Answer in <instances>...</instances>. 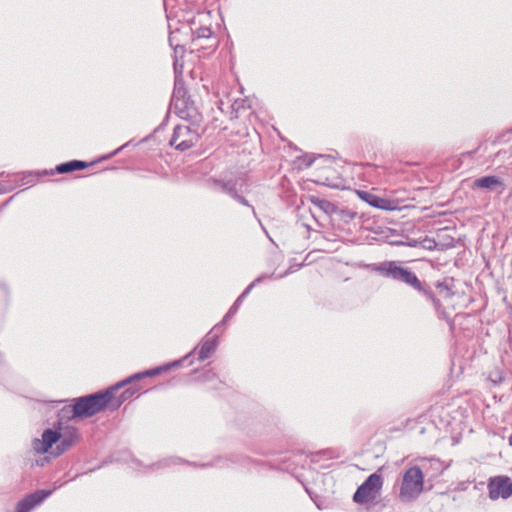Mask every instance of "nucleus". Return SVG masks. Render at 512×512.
I'll return each instance as SVG.
<instances>
[{"label":"nucleus","instance_id":"7c9ffc66","mask_svg":"<svg viewBox=\"0 0 512 512\" xmlns=\"http://www.w3.org/2000/svg\"><path fill=\"white\" fill-rule=\"evenodd\" d=\"M509 445L512 447V434L508 437Z\"/></svg>","mask_w":512,"mask_h":512},{"label":"nucleus","instance_id":"0eeeda50","mask_svg":"<svg viewBox=\"0 0 512 512\" xmlns=\"http://www.w3.org/2000/svg\"><path fill=\"white\" fill-rule=\"evenodd\" d=\"M383 485L381 474L375 472L367 477V479L357 488L353 495V501L358 504L366 503L370 499H374L379 493Z\"/></svg>","mask_w":512,"mask_h":512},{"label":"nucleus","instance_id":"4468645a","mask_svg":"<svg viewBox=\"0 0 512 512\" xmlns=\"http://www.w3.org/2000/svg\"><path fill=\"white\" fill-rule=\"evenodd\" d=\"M217 344V335H214L213 337H206L200 347L198 359L200 361H204L210 358L212 354L215 352Z\"/></svg>","mask_w":512,"mask_h":512},{"label":"nucleus","instance_id":"39448f33","mask_svg":"<svg viewBox=\"0 0 512 512\" xmlns=\"http://www.w3.org/2000/svg\"><path fill=\"white\" fill-rule=\"evenodd\" d=\"M190 125L180 124L174 130L169 144L176 150L184 152L197 144L200 139L197 121L192 120Z\"/></svg>","mask_w":512,"mask_h":512},{"label":"nucleus","instance_id":"cd10ccee","mask_svg":"<svg viewBox=\"0 0 512 512\" xmlns=\"http://www.w3.org/2000/svg\"><path fill=\"white\" fill-rule=\"evenodd\" d=\"M129 388H132V390H135V394L141 389V387L138 384H136V383H134Z\"/></svg>","mask_w":512,"mask_h":512},{"label":"nucleus","instance_id":"bb28decb","mask_svg":"<svg viewBox=\"0 0 512 512\" xmlns=\"http://www.w3.org/2000/svg\"><path fill=\"white\" fill-rule=\"evenodd\" d=\"M128 145V143L124 144L123 146L119 147L117 150H115L109 157L116 155L120 150L125 148Z\"/></svg>","mask_w":512,"mask_h":512},{"label":"nucleus","instance_id":"a878e982","mask_svg":"<svg viewBox=\"0 0 512 512\" xmlns=\"http://www.w3.org/2000/svg\"><path fill=\"white\" fill-rule=\"evenodd\" d=\"M408 246L410 247H416L418 245H420V242L417 241V240H410L408 243H407Z\"/></svg>","mask_w":512,"mask_h":512},{"label":"nucleus","instance_id":"f257e3e1","mask_svg":"<svg viewBox=\"0 0 512 512\" xmlns=\"http://www.w3.org/2000/svg\"><path fill=\"white\" fill-rule=\"evenodd\" d=\"M376 270L385 278H389L412 287L424 296L427 301L432 303L439 319L446 320L451 327L454 325L445 308L441 304L440 299L434 293L432 287L427 282L419 280L417 275L409 268L399 265L396 261H386L380 263Z\"/></svg>","mask_w":512,"mask_h":512},{"label":"nucleus","instance_id":"1a4fd4ad","mask_svg":"<svg viewBox=\"0 0 512 512\" xmlns=\"http://www.w3.org/2000/svg\"><path fill=\"white\" fill-rule=\"evenodd\" d=\"M472 189H485L490 192H496L502 194L505 190V184L503 180L495 175L483 176L477 178L472 183Z\"/></svg>","mask_w":512,"mask_h":512},{"label":"nucleus","instance_id":"20e7f679","mask_svg":"<svg viewBox=\"0 0 512 512\" xmlns=\"http://www.w3.org/2000/svg\"><path fill=\"white\" fill-rule=\"evenodd\" d=\"M424 475L419 466L408 468L403 474L399 499L404 503L414 501L423 491Z\"/></svg>","mask_w":512,"mask_h":512},{"label":"nucleus","instance_id":"412c9836","mask_svg":"<svg viewBox=\"0 0 512 512\" xmlns=\"http://www.w3.org/2000/svg\"><path fill=\"white\" fill-rule=\"evenodd\" d=\"M264 278L263 277H258L256 278L253 282H251L246 288L245 290L240 294V296L238 297V302H242L244 300L245 297H247V295L251 292V290L253 289V287L260 283L262 281V279Z\"/></svg>","mask_w":512,"mask_h":512},{"label":"nucleus","instance_id":"2eb2a0df","mask_svg":"<svg viewBox=\"0 0 512 512\" xmlns=\"http://www.w3.org/2000/svg\"><path fill=\"white\" fill-rule=\"evenodd\" d=\"M434 287L437 290L438 295L443 299H450L454 296V279L445 278L442 281H436Z\"/></svg>","mask_w":512,"mask_h":512},{"label":"nucleus","instance_id":"7ed1b4c3","mask_svg":"<svg viewBox=\"0 0 512 512\" xmlns=\"http://www.w3.org/2000/svg\"><path fill=\"white\" fill-rule=\"evenodd\" d=\"M171 105L182 119L198 121L199 113L182 79H175Z\"/></svg>","mask_w":512,"mask_h":512},{"label":"nucleus","instance_id":"9b49d317","mask_svg":"<svg viewBox=\"0 0 512 512\" xmlns=\"http://www.w3.org/2000/svg\"><path fill=\"white\" fill-rule=\"evenodd\" d=\"M61 433L59 443L56 445L54 456L58 457L68 451L78 440L79 433L77 428L67 426Z\"/></svg>","mask_w":512,"mask_h":512},{"label":"nucleus","instance_id":"f8f14e48","mask_svg":"<svg viewBox=\"0 0 512 512\" xmlns=\"http://www.w3.org/2000/svg\"><path fill=\"white\" fill-rule=\"evenodd\" d=\"M61 433L57 430L46 429L42 434V439H34L33 448L37 453H46L53 444L58 443Z\"/></svg>","mask_w":512,"mask_h":512},{"label":"nucleus","instance_id":"c85d7f7f","mask_svg":"<svg viewBox=\"0 0 512 512\" xmlns=\"http://www.w3.org/2000/svg\"><path fill=\"white\" fill-rule=\"evenodd\" d=\"M313 161H314V158H313V159H310V160L307 162L306 166H308V167H309V166H311V165H312V163H313Z\"/></svg>","mask_w":512,"mask_h":512},{"label":"nucleus","instance_id":"2f4dec72","mask_svg":"<svg viewBox=\"0 0 512 512\" xmlns=\"http://www.w3.org/2000/svg\"><path fill=\"white\" fill-rule=\"evenodd\" d=\"M290 272H292V269H291V268H289V269L285 272V274H284V275H288Z\"/></svg>","mask_w":512,"mask_h":512},{"label":"nucleus","instance_id":"f03ea898","mask_svg":"<svg viewBox=\"0 0 512 512\" xmlns=\"http://www.w3.org/2000/svg\"><path fill=\"white\" fill-rule=\"evenodd\" d=\"M170 366H159L150 370H146L141 373H137L119 383L115 386H112L105 391L96 392L93 394H89L86 396L75 398L74 401V415H77L79 418H88L92 417L95 414L103 411L109 403L112 401V395L118 389L124 387L127 384H132L135 380H140L145 377H153L160 374L161 370L167 369Z\"/></svg>","mask_w":512,"mask_h":512},{"label":"nucleus","instance_id":"a211bd4d","mask_svg":"<svg viewBox=\"0 0 512 512\" xmlns=\"http://www.w3.org/2000/svg\"><path fill=\"white\" fill-rule=\"evenodd\" d=\"M135 395V390H132V388H126L117 398H114L112 396V401L109 403L111 404L113 409L119 408L126 400L130 399L132 396Z\"/></svg>","mask_w":512,"mask_h":512},{"label":"nucleus","instance_id":"5701e85b","mask_svg":"<svg viewBox=\"0 0 512 512\" xmlns=\"http://www.w3.org/2000/svg\"><path fill=\"white\" fill-rule=\"evenodd\" d=\"M241 303L242 302H238V298H237L236 301L233 303V305L228 310V312L225 314V316L222 320L223 323H226L230 318H232L237 313Z\"/></svg>","mask_w":512,"mask_h":512},{"label":"nucleus","instance_id":"393cba45","mask_svg":"<svg viewBox=\"0 0 512 512\" xmlns=\"http://www.w3.org/2000/svg\"><path fill=\"white\" fill-rule=\"evenodd\" d=\"M191 354H193V351H190V353H189V354H187L186 356H184L183 358H181V359H179V360H175V361H173V362H171V363H169V364H165L164 366H170V367H169V368H167V369L161 370V371H160V373L165 372V371H168V370H170L171 368H175V367H179V366H181V365H182V363H183L184 361H186V360L190 357V355H191Z\"/></svg>","mask_w":512,"mask_h":512},{"label":"nucleus","instance_id":"6e6552de","mask_svg":"<svg viewBox=\"0 0 512 512\" xmlns=\"http://www.w3.org/2000/svg\"><path fill=\"white\" fill-rule=\"evenodd\" d=\"M489 498L496 500L498 498L507 499L512 495V480L507 476H496L490 478L488 483Z\"/></svg>","mask_w":512,"mask_h":512},{"label":"nucleus","instance_id":"4be33fe9","mask_svg":"<svg viewBox=\"0 0 512 512\" xmlns=\"http://www.w3.org/2000/svg\"><path fill=\"white\" fill-rule=\"evenodd\" d=\"M264 278L263 277H258L256 278L253 282H251L246 288L245 290L240 294V296L238 297V302H242L244 300L245 297H247V295L251 292V290L253 289V287L260 283L262 281V279Z\"/></svg>","mask_w":512,"mask_h":512},{"label":"nucleus","instance_id":"f3484780","mask_svg":"<svg viewBox=\"0 0 512 512\" xmlns=\"http://www.w3.org/2000/svg\"><path fill=\"white\" fill-rule=\"evenodd\" d=\"M311 202L327 215H333L334 213L337 212V206L326 199L312 196Z\"/></svg>","mask_w":512,"mask_h":512},{"label":"nucleus","instance_id":"ddd939ff","mask_svg":"<svg viewBox=\"0 0 512 512\" xmlns=\"http://www.w3.org/2000/svg\"><path fill=\"white\" fill-rule=\"evenodd\" d=\"M358 195L361 199L367 202L372 207L386 210V211H394L398 209V205L395 201L381 198L377 195H374L369 192L359 191Z\"/></svg>","mask_w":512,"mask_h":512},{"label":"nucleus","instance_id":"dca6fc26","mask_svg":"<svg viewBox=\"0 0 512 512\" xmlns=\"http://www.w3.org/2000/svg\"><path fill=\"white\" fill-rule=\"evenodd\" d=\"M89 164L81 160H71L68 162L61 163L56 166L55 172L59 174H66L77 170H83L87 168Z\"/></svg>","mask_w":512,"mask_h":512},{"label":"nucleus","instance_id":"423d86ee","mask_svg":"<svg viewBox=\"0 0 512 512\" xmlns=\"http://www.w3.org/2000/svg\"><path fill=\"white\" fill-rule=\"evenodd\" d=\"M214 184L221 190V192L229 195L238 203L247 206L251 209L254 217H257L255 208L244 197L247 190V181L243 177L231 178L228 180H214Z\"/></svg>","mask_w":512,"mask_h":512},{"label":"nucleus","instance_id":"6ab92c4d","mask_svg":"<svg viewBox=\"0 0 512 512\" xmlns=\"http://www.w3.org/2000/svg\"><path fill=\"white\" fill-rule=\"evenodd\" d=\"M72 409H74V404L64 406L58 413L59 419L60 420H64V419L70 420V419L79 418L77 415H74V412L72 411Z\"/></svg>","mask_w":512,"mask_h":512},{"label":"nucleus","instance_id":"aec40b11","mask_svg":"<svg viewBox=\"0 0 512 512\" xmlns=\"http://www.w3.org/2000/svg\"><path fill=\"white\" fill-rule=\"evenodd\" d=\"M212 35V31L209 27H199L193 32V40L195 39H207Z\"/></svg>","mask_w":512,"mask_h":512},{"label":"nucleus","instance_id":"c756f323","mask_svg":"<svg viewBox=\"0 0 512 512\" xmlns=\"http://www.w3.org/2000/svg\"><path fill=\"white\" fill-rule=\"evenodd\" d=\"M43 174H45V175H48V174L53 175V174H54V170H51L50 172H48V171H44V172H43Z\"/></svg>","mask_w":512,"mask_h":512},{"label":"nucleus","instance_id":"9d476101","mask_svg":"<svg viewBox=\"0 0 512 512\" xmlns=\"http://www.w3.org/2000/svg\"><path fill=\"white\" fill-rule=\"evenodd\" d=\"M52 494V490H37L20 500L16 512H30L36 505L42 503Z\"/></svg>","mask_w":512,"mask_h":512},{"label":"nucleus","instance_id":"b1692460","mask_svg":"<svg viewBox=\"0 0 512 512\" xmlns=\"http://www.w3.org/2000/svg\"><path fill=\"white\" fill-rule=\"evenodd\" d=\"M420 246L427 250L436 249L437 243L434 239L425 237L422 241H420Z\"/></svg>","mask_w":512,"mask_h":512}]
</instances>
